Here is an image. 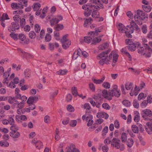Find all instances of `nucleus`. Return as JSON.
I'll return each instance as SVG.
<instances>
[{"mask_svg":"<svg viewBox=\"0 0 152 152\" xmlns=\"http://www.w3.org/2000/svg\"><path fill=\"white\" fill-rule=\"evenodd\" d=\"M110 51V50H108L99 54L97 56L96 58L97 59H102L99 62L101 65H103L104 64H109V62L112 59L113 57V62L114 63L116 62L118 56V55L112 52L108 56V54Z\"/></svg>","mask_w":152,"mask_h":152,"instance_id":"1","label":"nucleus"},{"mask_svg":"<svg viewBox=\"0 0 152 152\" xmlns=\"http://www.w3.org/2000/svg\"><path fill=\"white\" fill-rule=\"evenodd\" d=\"M93 3L97 5L95 6L91 4H87L82 6V9L85 10H89L91 13L96 9H99L100 8L103 9V4L100 3L99 0H93Z\"/></svg>","mask_w":152,"mask_h":152,"instance_id":"2","label":"nucleus"},{"mask_svg":"<svg viewBox=\"0 0 152 152\" xmlns=\"http://www.w3.org/2000/svg\"><path fill=\"white\" fill-rule=\"evenodd\" d=\"M93 3L97 5L95 6L91 4H87L82 6V9L85 10H89L91 13L96 9H99L100 8L103 9V4L100 3L99 0H93Z\"/></svg>","mask_w":152,"mask_h":152,"instance_id":"3","label":"nucleus"},{"mask_svg":"<svg viewBox=\"0 0 152 152\" xmlns=\"http://www.w3.org/2000/svg\"><path fill=\"white\" fill-rule=\"evenodd\" d=\"M100 32V31L99 29H96L95 31H91L89 32L88 36L84 37L85 42L88 43H90L92 40L93 38H94L95 36H97L98 35V33Z\"/></svg>","mask_w":152,"mask_h":152,"instance_id":"4","label":"nucleus"},{"mask_svg":"<svg viewBox=\"0 0 152 152\" xmlns=\"http://www.w3.org/2000/svg\"><path fill=\"white\" fill-rule=\"evenodd\" d=\"M109 96L110 97L115 96L119 97L121 95V91L118 90V86L116 85H114L113 86V89L110 91L109 93Z\"/></svg>","mask_w":152,"mask_h":152,"instance_id":"5","label":"nucleus"},{"mask_svg":"<svg viewBox=\"0 0 152 152\" xmlns=\"http://www.w3.org/2000/svg\"><path fill=\"white\" fill-rule=\"evenodd\" d=\"M68 35V34H66L63 36L61 40V42L62 44L63 48L65 49L68 48L71 44L70 41L67 39Z\"/></svg>","mask_w":152,"mask_h":152,"instance_id":"6","label":"nucleus"},{"mask_svg":"<svg viewBox=\"0 0 152 152\" xmlns=\"http://www.w3.org/2000/svg\"><path fill=\"white\" fill-rule=\"evenodd\" d=\"M142 117L147 119L152 116V112L149 109H145L142 111Z\"/></svg>","mask_w":152,"mask_h":152,"instance_id":"7","label":"nucleus"},{"mask_svg":"<svg viewBox=\"0 0 152 152\" xmlns=\"http://www.w3.org/2000/svg\"><path fill=\"white\" fill-rule=\"evenodd\" d=\"M20 28V26L18 23L17 22H13L12 23L11 26L9 27V28H8V30L9 31L11 32V31H15L16 29H18Z\"/></svg>","mask_w":152,"mask_h":152,"instance_id":"8","label":"nucleus"},{"mask_svg":"<svg viewBox=\"0 0 152 152\" xmlns=\"http://www.w3.org/2000/svg\"><path fill=\"white\" fill-rule=\"evenodd\" d=\"M26 38L25 35L22 34H19L18 36V39L21 41L20 43L23 45L27 44L29 42V39L25 40Z\"/></svg>","mask_w":152,"mask_h":152,"instance_id":"9","label":"nucleus"},{"mask_svg":"<svg viewBox=\"0 0 152 152\" xmlns=\"http://www.w3.org/2000/svg\"><path fill=\"white\" fill-rule=\"evenodd\" d=\"M144 47L146 50V54L145 57H149L151 56V55L152 53V49L150 48L147 44H144Z\"/></svg>","mask_w":152,"mask_h":152,"instance_id":"10","label":"nucleus"},{"mask_svg":"<svg viewBox=\"0 0 152 152\" xmlns=\"http://www.w3.org/2000/svg\"><path fill=\"white\" fill-rule=\"evenodd\" d=\"M137 52L141 55H145L146 54V50L145 47L141 46L139 44L137 46Z\"/></svg>","mask_w":152,"mask_h":152,"instance_id":"11","label":"nucleus"},{"mask_svg":"<svg viewBox=\"0 0 152 152\" xmlns=\"http://www.w3.org/2000/svg\"><path fill=\"white\" fill-rule=\"evenodd\" d=\"M111 145L112 146H115V147L118 149L120 147V143L117 142V139L114 138L111 141Z\"/></svg>","mask_w":152,"mask_h":152,"instance_id":"12","label":"nucleus"},{"mask_svg":"<svg viewBox=\"0 0 152 152\" xmlns=\"http://www.w3.org/2000/svg\"><path fill=\"white\" fill-rule=\"evenodd\" d=\"M118 28L119 32L120 33H124L125 31L127 30L126 28L125 27L124 25L122 23H119L118 26Z\"/></svg>","mask_w":152,"mask_h":152,"instance_id":"13","label":"nucleus"},{"mask_svg":"<svg viewBox=\"0 0 152 152\" xmlns=\"http://www.w3.org/2000/svg\"><path fill=\"white\" fill-rule=\"evenodd\" d=\"M92 116L91 115H89L88 116H86V121L87 122H88L87 124L88 126H90L93 123V121L92 120Z\"/></svg>","mask_w":152,"mask_h":152,"instance_id":"14","label":"nucleus"},{"mask_svg":"<svg viewBox=\"0 0 152 152\" xmlns=\"http://www.w3.org/2000/svg\"><path fill=\"white\" fill-rule=\"evenodd\" d=\"M10 135L12 137L16 138L20 137V134L17 131H14V132H10Z\"/></svg>","mask_w":152,"mask_h":152,"instance_id":"15","label":"nucleus"},{"mask_svg":"<svg viewBox=\"0 0 152 152\" xmlns=\"http://www.w3.org/2000/svg\"><path fill=\"white\" fill-rule=\"evenodd\" d=\"M67 152H80L79 151L75 148L74 145H71L70 147L68 148Z\"/></svg>","mask_w":152,"mask_h":152,"instance_id":"16","label":"nucleus"},{"mask_svg":"<svg viewBox=\"0 0 152 152\" xmlns=\"http://www.w3.org/2000/svg\"><path fill=\"white\" fill-rule=\"evenodd\" d=\"M20 6V9L23 8V6L26 7L27 5V2L25 0H20L18 3Z\"/></svg>","mask_w":152,"mask_h":152,"instance_id":"17","label":"nucleus"},{"mask_svg":"<svg viewBox=\"0 0 152 152\" xmlns=\"http://www.w3.org/2000/svg\"><path fill=\"white\" fill-rule=\"evenodd\" d=\"M98 10H99V9H96L92 12L91 15L92 17L95 18H98L99 17L100 15L99 12L98 11Z\"/></svg>","mask_w":152,"mask_h":152,"instance_id":"18","label":"nucleus"},{"mask_svg":"<svg viewBox=\"0 0 152 152\" xmlns=\"http://www.w3.org/2000/svg\"><path fill=\"white\" fill-rule=\"evenodd\" d=\"M125 87L127 90H131V91H132L134 87L133 84L131 83H126L125 84Z\"/></svg>","mask_w":152,"mask_h":152,"instance_id":"19","label":"nucleus"},{"mask_svg":"<svg viewBox=\"0 0 152 152\" xmlns=\"http://www.w3.org/2000/svg\"><path fill=\"white\" fill-rule=\"evenodd\" d=\"M137 47V45L134 43L127 46L128 49L131 51H134Z\"/></svg>","mask_w":152,"mask_h":152,"instance_id":"20","label":"nucleus"},{"mask_svg":"<svg viewBox=\"0 0 152 152\" xmlns=\"http://www.w3.org/2000/svg\"><path fill=\"white\" fill-rule=\"evenodd\" d=\"M134 15H136L139 18L142 19V17L144 16L145 15L142 11L138 10L137 11V15L135 14Z\"/></svg>","mask_w":152,"mask_h":152,"instance_id":"21","label":"nucleus"},{"mask_svg":"<svg viewBox=\"0 0 152 152\" xmlns=\"http://www.w3.org/2000/svg\"><path fill=\"white\" fill-rule=\"evenodd\" d=\"M102 95L105 98H108L109 99H111L112 98L111 97H109V93H108L107 91V90L104 89L102 91Z\"/></svg>","mask_w":152,"mask_h":152,"instance_id":"22","label":"nucleus"},{"mask_svg":"<svg viewBox=\"0 0 152 152\" xmlns=\"http://www.w3.org/2000/svg\"><path fill=\"white\" fill-rule=\"evenodd\" d=\"M92 21V19L91 18H89L86 19L83 25L85 27H87L88 26L90 25L91 23V21Z\"/></svg>","mask_w":152,"mask_h":152,"instance_id":"23","label":"nucleus"},{"mask_svg":"<svg viewBox=\"0 0 152 152\" xmlns=\"http://www.w3.org/2000/svg\"><path fill=\"white\" fill-rule=\"evenodd\" d=\"M50 25L51 26H53L55 24L58 23L59 22V20H57V18H52L50 20Z\"/></svg>","mask_w":152,"mask_h":152,"instance_id":"24","label":"nucleus"},{"mask_svg":"<svg viewBox=\"0 0 152 152\" xmlns=\"http://www.w3.org/2000/svg\"><path fill=\"white\" fill-rule=\"evenodd\" d=\"M108 44L107 42H106L100 45L98 47V48L99 50H103L105 49L107 47H108Z\"/></svg>","mask_w":152,"mask_h":152,"instance_id":"25","label":"nucleus"},{"mask_svg":"<svg viewBox=\"0 0 152 152\" xmlns=\"http://www.w3.org/2000/svg\"><path fill=\"white\" fill-rule=\"evenodd\" d=\"M148 127L145 128V130L148 134H151L152 133V124H147Z\"/></svg>","mask_w":152,"mask_h":152,"instance_id":"26","label":"nucleus"},{"mask_svg":"<svg viewBox=\"0 0 152 152\" xmlns=\"http://www.w3.org/2000/svg\"><path fill=\"white\" fill-rule=\"evenodd\" d=\"M105 77L103 76L101 78V80H97L95 79H93V80L94 83H95L96 84H100L103 82V81L105 79Z\"/></svg>","mask_w":152,"mask_h":152,"instance_id":"27","label":"nucleus"},{"mask_svg":"<svg viewBox=\"0 0 152 152\" xmlns=\"http://www.w3.org/2000/svg\"><path fill=\"white\" fill-rule=\"evenodd\" d=\"M134 18L136 23L139 25H141L142 24V18H139L136 15H134Z\"/></svg>","mask_w":152,"mask_h":152,"instance_id":"28","label":"nucleus"},{"mask_svg":"<svg viewBox=\"0 0 152 152\" xmlns=\"http://www.w3.org/2000/svg\"><path fill=\"white\" fill-rule=\"evenodd\" d=\"M64 28V26L63 24H58L56 25V26L55 27L54 29L55 30L58 31L61 30Z\"/></svg>","mask_w":152,"mask_h":152,"instance_id":"29","label":"nucleus"},{"mask_svg":"<svg viewBox=\"0 0 152 152\" xmlns=\"http://www.w3.org/2000/svg\"><path fill=\"white\" fill-rule=\"evenodd\" d=\"M72 94L75 96H76L77 95H79L77 92V89L76 87H73L71 89Z\"/></svg>","mask_w":152,"mask_h":152,"instance_id":"30","label":"nucleus"},{"mask_svg":"<svg viewBox=\"0 0 152 152\" xmlns=\"http://www.w3.org/2000/svg\"><path fill=\"white\" fill-rule=\"evenodd\" d=\"M133 143L134 141L132 138L128 139L126 142V144L129 148H131L133 145Z\"/></svg>","mask_w":152,"mask_h":152,"instance_id":"31","label":"nucleus"},{"mask_svg":"<svg viewBox=\"0 0 152 152\" xmlns=\"http://www.w3.org/2000/svg\"><path fill=\"white\" fill-rule=\"evenodd\" d=\"M41 7V5L39 3H36L33 4L32 6L34 10L35 11L39 10Z\"/></svg>","mask_w":152,"mask_h":152,"instance_id":"32","label":"nucleus"},{"mask_svg":"<svg viewBox=\"0 0 152 152\" xmlns=\"http://www.w3.org/2000/svg\"><path fill=\"white\" fill-rule=\"evenodd\" d=\"M135 116L134 117V120L136 122H138L140 120V114L137 111L135 113Z\"/></svg>","mask_w":152,"mask_h":152,"instance_id":"33","label":"nucleus"},{"mask_svg":"<svg viewBox=\"0 0 152 152\" xmlns=\"http://www.w3.org/2000/svg\"><path fill=\"white\" fill-rule=\"evenodd\" d=\"M35 145L36 148L38 149H39L42 146V143L40 141L38 140L36 142Z\"/></svg>","mask_w":152,"mask_h":152,"instance_id":"34","label":"nucleus"},{"mask_svg":"<svg viewBox=\"0 0 152 152\" xmlns=\"http://www.w3.org/2000/svg\"><path fill=\"white\" fill-rule=\"evenodd\" d=\"M11 6L12 8L14 9H20V6L19 3H12L11 4Z\"/></svg>","mask_w":152,"mask_h":152,"instance_id":"35","label":"nucleus"},{"mask_svg":"<svg viewBox=\"0 0 152 152\" xmlns=\"http://www.w3.org/2000/svg\"><path fill=\"white\" fill-rule=\"evenodd\" d=\"M0 145L2 147H7L9 145V143L6 141L1 140L0 141Z\"/></svg>","mask_w":152,"mask_h":152,"instance_id":"36","label":"nucleus"},{"mask_svg":"<svg viewBox=\"0 0 152 152\" xmlns=\"http://www.w3.org/2000/svg\"><path fill=\"white\" fill-rule=\"evenodd\" d=\"M121 141L122 142H125L127 140V137L126 134L125 133H123L121 134Z\"/></svg>","mask_w":152,"mask_h":152,"instance_id":"37","label":"nucleus"},{"mask_svg":"<svg viewBox=\"0 0 152 152\" xmlns=\"http://www.w3.org/2000/svg\"><path fill=\"white\" fill-rule=\"evenodd\" d=\"M142 7L143 10L147 12H150L151 11V8L149 6H146L143 5Z\"/></svg>","mask_w":152,"mask_h":152,"instance_id":"38","label":"nucleus"},{"mask_svg":"<svg viewBox=\"0 0 152 152\" xmlns=\"http://www.w3.org/2000/svg\"><path fill=\"white\" fill-rule=\"evenodd\" d=\"M20 26L21 28H23L26 24L25 19L24 18H20Z\"/></svg>","mask_w":152,"mask_h":152,"instance_id":"39","label":"nucleus"},{"mask_svg":"<svg viewBox=\"0 0 152 152\" xmlns=\"http://www.w3.org/2000/svg\"><path fill=\"white\" fill-rule=\"evenodd\" d=\"M28 36L31 39H34L35 38L36 34L34 31H30L29 33Z\"/></svg>","mask_w":152,"mask_h":152,"instance_id":"40","label":"nucleus"},{"mask_svg":"<svg viewBox=\"0 0 152 152\" xmlns=\"http://www.w3.org/2000/svg\"><path fill=\"white\" fill-rule=\"evenodd\" d=\"M132 129L133 132L135 133H137L139 132L138 127L135 125H133L132 126Z\"/></svg>","mask_w":152,"mask_h":152,"instance_id":"41","label":"nucleus"},{"mask_svg":"<svg viewBox=\"0 0 152 152\" xmlns=\"http://www.w3.org/2000/svg\"><path fill=\"white\" fill-rule=\"evenodd\" d=\"M40 29V26L38 24H36L34 25L35 31L37 33H39Z\"/></svg>","mask_w":152,"mask_h":152,"instance_id":"42","label":"nucleus"},{"mask_svg":"<svg viewBox=\"0 0 152 152\" xmlns=\"http://www.w3.org/2000/svg\"><path fill=\"white\" fill-rule=\"evenodd\" d=\"M6 74H7V76L5 77V78L4 79V80L3 83L4 84L6 83L7 84L8 83V80H7V78L9 77L10 76V73H9L8 72H5L4 73V75H5Z\"/></svg>","mask_w":152,"mask_h":152,"instance_id":"43","label":"nucleus"},{"mask_svg":"<svg viewBox=\"0 0 152 152\" xmlns=\"http://www.w3.org/2000/svg\"><path fill=\"white\" fill-rule=\"evenodd\" d=\"M96 36H95V37L93 38L92 41L95 43H99L102 40L101 39L98 38L96 37Z\"/></svg>","mask_w":152,"mask_h":152,"instance_id":"44","label":"nucleus"},{"mask_svg":"<svg viewBox=\"0 0 152 152\" xmlns=\"http://www.w3.org/2000/svg\"><path fill=\"white\" fill-rule=\"evenodd\" d=\"M133 31L132 30V31H129V30L127 29L124 32L125 33L127 37L129 38H131L132 37V35L131 34V33H132Z\"/></svg>","mask_w":152,"mask_h":152,"instance_id":"45","label":"nucleus"},{"mask_svg":"<svg viewBox=\"0 0 152 152\" xmlns=\"http://www.w3.org/2000/svg\"><path fill=\"white\" fill-rule=\"evenodd\" d=\"M18 34H15L13 33H11L10 34V36L12 38L14 39L15 40H17L18 39Z\"/></svg>","mask_w":152,"mask_h":152,"instance_id":"46","label":"nucleus"},{"mask_svg":"<svg viewBox=\"0 0 152 152\" xmlns=\"http://www.w3.org/2000/svg\"><path fill=\"white\" fill-rule=\"evenodd\" d=\"M122 103L124 105L127 107L131 105L130 102L127 100H124Z\"/></svg>","mask_w":152,"mask_h":152,"instance_id":"47","label":"nucleus"},{"mask_svg":"<svg viewBox=\"0 0 152 152\" xmlns=\"http://www.w3.org/2000/svg\"><path fill=\"white\" fill-rule=\"evenodd\" d=\"M81 52V50L80 49L79 50H77V52H75L73 54V56L72 57V58H74V57L75 58V59H76V58L77 57H77H75L76 55H78L79 56H80L81 54L80 52Z\"/></svg>","mask_w":152,"mask_h":152,"instance_id":"48","label":"nucleus"},{"mask_svg":"<svg viewBox=\"0 0 152 152\" xmlns=\"http://www.w3.org/2000/svg\"><path fill=\"white\" fill-rule=\"evenodd\" d=\"M20 18L21 17L18 15H15L13 17V19L15 21L14 22H17L18 23L20 20Z\"/></svg>","mask_w":152,"mask_h":152,"instance_id":"49","label":"nucleus"},{"mask_svg":"<svg viewBox=\"0 0 152 152\" xmlns=\"http://www.w3.org/2000/svg\"><path fill=\"white\" fill-rule=\"evenodd\" d=\"M51 35L49 34H46V35L45 40L46 42H49L51 39Z\"/></svg>","mask_w":152,"mask_h":152,"instance_id":"50","label":"nucleus"},{"mask_svg":"<svg viewBox=\"0 0 152 152\" xmlns=\"http://www.w3.org/2000/svg\"><path fill=\"white\" fill-rule=\"evenodd\" d=\"M108 129V127L107 126H105L102 130V135L104 136L106 135V133L107 132Z\"/></svg>","mask_w":152,"mask_h":152,"instance_id":"51","label":"nucleus"},{"mask_svg":"<svg viewBox=\"0 0 152 152\" xmlns=\"http://www.w3.org/2000/svg\"><path fill=\"white\" fill-rule=\"evenodd\" d=\"M25 77H29L30 75V72L28 69H26L24 72Z\"/></svg>","mask_w":152,"mask_h":152,"instance_id":"52","label":"nucleus"},{"mask_svg":"<svg viewBox=\"0 0 152 152\" xmlns=\"http://www.w3.org/2000/svg\"><path fill=\"white\" fill-rule=\"evenodd\" d=\"M102 86L106 88H109L110 87V84L107 82H105L102 84Z\"/></svg>","mask_w":152,"mask_h":152,"instance_id":"53","label":"nucleus"},{"mask_svg":"<svg viewBox=\"0 0 152 152\" xmlns=\"http://www.w3.org/2000/svg\"><path fill=\"white\" fill-rule=\"evenodd\" d=\"M91 13L89 10H85L84 12V15L85 16L88 17L91 15Z\"/></svg>","mask_w":152,"mask_h":152,"instance_id":"54","label":"nucleus"},{"mask_svg":"<svg viewBox=\"0 0 152 152\" xmlns=\"http://www.w3.org/2000/svg\"><path fill=\"white\" fill-rule=\"evenodd\" d=\"M102 107L107 110H109L110 108V106L107 103H104L102 105Z\"/></svg>","mask_w":152,"mask_h":152,"instance_id":"55","label":"nucleus"},{"mask_svg":"<svg viewBox=\"0 0 152 152\" xmlns=\"http://www.w3.org/2000/svg\"><path fill=\"white\" fill-rule=\"evenodd\" d=\"M77 122L76 120H72L71 121L69 125L72 127L75 126L77 124Z\"/></svg>","mask_w":152,"mask_h":152,"instance_id":"56","label":"nucleus"},{"mask_svg":"<svg viewBox=\"0 0 152 152\" xmlns=\"http://www.w3.org/2000/svg\"><path fill=\"white\" fill-rule=\"evenodd\" d=\"M146 97V96H144V94L143 93H141L139 94L138 97V100H141L143 98H145Z\"/></svg>","mask_w":152,"mask_h":152,"instance_id":"57","label":"nucleus"},{"mask_svg":"<svg viewBox=\"0 0 152 152\" xmlns=\"http://www.w3.org/2000/svg\"><path fill=\"white\" fill-rule=\"evenodd\" d=\"M67 110L71 112H73L74 111V109L72 106L71 105H69L67 107Z\"/></svg>","mask_w":152,"mask_h":152,"instance_id":"58","label":"nucleus"},{"mask_svg":"<svg viewBox=\"0 0 152 152\" xmlns=\"http://www.w3.org/2000/svg\"><path fill=\"white\" fill-rule=\"evenodd\" d=\"M33 98H34L32 96H30L29 97L27 101V103L29 104H32V103L34 102Z\"/></svg>","mask_w":152,"mask_h":152,"instance_id":"59","label":"nucleus"},{"mask_svg":"<svg viewBox=\"0 0 152 152\" xmlns=\"http://www.w3.org/2000/svg\"><path fill=\"white\" fill-rule=\"evenodd\" d=\"M148 102L146 100H144L141 104V106L142 108L145 107L148 104Z\"/></svg>","mask_w":152,"mask_h":152,"instance_id":"60","label":"nucleus"},{"mask_svg":"<svg viewBox=\"0 0 152 152\" xmlns=\"http://www.w3.org/2000/svg\"><path fill=\"white\" fill-rule=\"evenodd\" d=\"M133 106L136 108H138L139 107V104L137 100H134L133 102Z\"/></svg>","mask_w":152,"mask_h":152,"instance_id":"61","label":"nucleus"},{"mask_svg":"<svg viewBox=\"0 0 152 152\" xmlns=\"http://www.w3.org/2000/svg\"><path fill=\"white\" fill-rule=\"evenodd\" d=\"M139 91H131V92L130 93V95L131 96H133L134 94L135 95V96H137L138 93V92Z\"/></svg>","mask_w":152,"mask_h":152,"instance_id":"62","label":"nucleus"},{"mask_svg":"<svg viewBox=\"0 0 152 152\" xmlns=\"http://www.w3.org/2000/svg\"><path fill=\"white\" fill-rule=\"evenodd\" d=\"M142 30L144 34H146L147 32V27L146 25H143L142 28Z\"/></svg>","mask_w":152,"mask_h":152,"instance_id":"63","label":"nucleus"},{"mask_svg":"<svg viewBox=\"0 0 152 152\" xmlns=\"http://www.w3.org/2000/svg\"><path fill=\"white\" fill-rule=\"evenodd\" d=\"M102 149L103 152H107L109 150V148L107 145L103 146Z\"/></svg>","mask_w":152,"mask_h":152,"instance_id":"64","label":"nucleus"}]
</instances>
